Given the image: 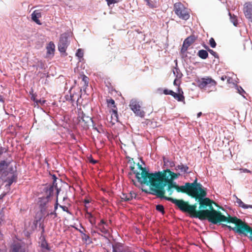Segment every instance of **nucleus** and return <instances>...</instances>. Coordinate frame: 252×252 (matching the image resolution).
I'll list each match as a JSON object with an SVG mask.
<instances>
[{"label": "nucleus", "instance_id": "nucleus-29", "mask_svg": "<svg viewBox=\"0 0 252 252\" xmlns=\"http://www.w3.org/2000/svg\"><path fill=\"white\" fill-rule=\"evenodd\" d=\"M12 251L13 252H25V250L18 244L13 246Z\"/></svg>", "mask_w": 252, "mask_h": 252}, {"label": "nucleus", "instance_id": "nucleus-12", "mask_svg": "<svg viewBox=\"0 0 252 252\" xmlns=\"http://www.w3.org/2000/svg\"><path fill=\"white\" fill-rule=\"evenodd\" d=\"M195 40L196 38L194 35H190L185 39L181 50V53L184 54L189 47L195 42Z\"/></svg>", "mask_w": 252, "mask_h": 252}, {"label": "nucleus", "instance_id": "nucleus-19", "mask_svg": "<svg viewBox=\"0 0 252 252\" xmlns=\"http://www.w3.org/2000/svg\"><path fill=\"white\" fill-rule=\"evenodd\" d=\"M178 93H176L173 92L172 96L178 101L184 102L185 103V96L183 95V92L178 88Z\"/></svg>", "mask_w": 252, "mask_h": 252}, {"label": "nucleus", "instance_id": "nucleus-61", "mask_svg": "<svg viewBox=\"0 0 252 252\" xmlns=\"http://www.w3.org/2000/svg\"><path fill=\"white\" fill-rule=\"evenodd\" d=\"M44 102H45V100H43V101H42V103H44Z\"/></svg>", "mask_w": 252, "mask_h": 252}, {"label": "nucleus", "instance_id": "nucleus-51", "mask_svg": "<svg viewBox=\"0 0 252 252\" xmlns=\"http://www.w3.org/2000/svg\"><path fill=\"white\" fill-rule=\"evenodd\" d=\"M0 102H3L4 100H3V97L0 94Z\"/></svg>", "mask_w": 252, "mask_h": 252}, {"label": "nucleus", "instance_id": "nucleus-5", "mask_svg": "<svg viewBox=\"0 0 252 252\" xmlns=\"http://www.w3.org/2000/svg\"><path fill=\"white\" fill-rule=\"evenodd\" d=\"M173 10L177 16L181 19L187 20L190 17V12L188 8L181 2H177L174 4Z\"/></svg>", "mask_w": 252, "mask_h": 252}, {"label": "nucleus", "instance_id": "nucleus-57", "mask_svg": "<svg viewBox=\"0 0 252 252\" xmlns=\"http://www.w3.org/2000/svg\"><path fill=\"white\" fill-rule=\"evenodd\" d=\"M91 162H93V163H95L96 162V161L94 160H92Z\"/></svg>", "mask_w": 252, "mask_h": 252}, {"label": "nucleus", "instance_id": "nucleus-9", "mask_svg": "<svg viewBox=\"0 0 252 252\" xmlns=\"http://www.w3.org/2000/svg\"><path fill=\"white\" fill-rule=\"evenodd\" d=\"M187 183L189 185V187L191 191L193 194V196H196L199 194L202 195L204 194V192L206 191V189L200 183H197V179H195L193 183Z\"/></svg>", "mask_w": 252, "mask_h": 252}, {"label": "nucleus", "instance_id": "nucleus-16", "mask_svg": "<svg viewBox=\"0 0 252 252\" xmlns=\"http://www.w3.org/2000/svg\"><path fill=\"white\" fill-rule=\"evenodd\" d=\"M85 207L86 208L85 209V218L89 220L90 223L94 227V226H95L96 224V213L94 212V213H92L91 212H89L88 211L87 207L86 206H85Z\"/></svg>", "mask_w": 252, "mask_h": 252}, {"label": "nucleus", "instance_id": "nucleus-13", "mask_svg": "<svg viewBox=\"0 0 252 252\" xmlns=\"http://www.w3.org/2000/svg\"><path fill=\"white\" fill-rule=\"evenodd\" d=\"M49 197H43L40 200V211L42 214H47L49 208H52V206L49 204Z\"/></svg>", "mask_w": 252, "mask_h": 252}, {"label": "nucleus", "instance_id": "nucleus-28", "mask_svg": "<svg viewBox=\"0 0 252 252\" xmlns=\"http://www.w3.org/2000/svg\"><path fill=\"white\" fill-rule=\"evenodd\" d=\"M81 78L82 80V83L83 87H86L88 85L89 83V78L85 75H81Z\"/></svg>", "mask_w": 252, "mask_h": 252}, {"label": "nucleus", "instance_id": "nucleus-20", "mask_svg": "<svg viewBox=\"0 0 252 252\" xmlns=\"http://www.w3.org/2000/svg\"><path fill=\"white\" fill-rule=\"evenodd\" d=\"M58 205H59L58 204V196H57L56 201V203H55V206H54V211L51 212V211H50L51 210L49 209V210H48L47 214H46L45 217H49V216H54V217H53L54 219L56 218L57 217V214L56 213V211L58 209Z\"/></svg>", "mask_w": 252, "mask_h": 252}, {"label": "nucleus", "instance_id": "nucleus-31", "mask_svg": "<svg viewBox=\"0 0 252 252\" xmlns=\"http://www.w3.org/2000/svg\"><path fill=\"white\" fill-rule=\"evenodd\" d=\"M204 47L207 50V51L212 55H213L215 58H219V55L216 52H215L214 51H213V50L212 49H210L207 46H204Z\"/></svg>", "mask_w": 252, "mask_h": 252}, {"label": "nucleus", "instance_id": "nucleus-36", "mask_svg": "<svg viewBox=\"0 0 252 252\" xmlns=\"http://www.w3.org/2000/svg\"><path fill=\"white\" fill-rule=\"evenodd\" d=\"M236 89L238 91V93H239L242 96H244V94L245 93V92L243 90V89L241 87L238 86L237 85L236 86Z\"/></svg>", "mask_w": 252, "mask_h": 252}, {"label": "nucleus", "instance_id": "nucleus-43", "mask_svg": "<svg viewBox=\"0 0 252 252\" xmlns=\"http://www.w3.org/2000/svg\"><path fill=\"white\" fill-rule=\"evenodd\" d=\"M226 81H227V83L228 84H231V83H233V79H232V77L228 76L226 79Z\"/></svg>", "mask_w": 252, "mask_h": 252}, {"label": "nucleus", "instance_id": "nucleus-49", "mask_svg": "<svg viewBox=\"0 0 252 252\" xmlns=\"http://www.w3.org/2000/svg\"><path fill=\"white\" fill-rule=\"evenodd\" d=\"M3 215L0 213V223L3 220Z\"/></svg>", "mask_w": 252, "mask_h": 252}, {"label": "nucleus", "instance_id": "nucleus-45", "mask_svg": "<svg viewBox=\"0 0 252 252\" xmlns=\"http://www.w3.org/2000/svg\"><path fill=\"white\" fill-rule=\"evenodd\" d=\"M2 166H7L6 162L4 160L0 162V167Z\"/></svg>", "mask_w": 252, "mask_h": 252}, {"label": "nucleus", "instance_id": "nucleus-54", "mask_svg": "<svg viewBox=\"0 0 252 252\" xmlns=\"http://www.w3.org/2000/svg\"><path fill=\"white\" fill-rule=\"evenodd\" d=\"M91 232H92V233L93 234V233H96V231L95 230H93V229H92Z\"/></svg>", "mask_w": 252, "mask_h": 252}, {"label": "nucleus", "instance_id": "nucleus-50", "mask_svg": "<svg viewBox=\"0 0 252 252\" xmlns=\"http://www.w3.org/2000/svg\"><path fill=\"white\" fill-rule=\"evenodd\" d=\"M244 171V172H247V173H251V172H252L250 170H249V169H245Z\"/></svg>", "mask_w": 252, "mask_h": 252}, {"label": "nucleus", "instance_id": "nucleus-39", "mask_svg": "<svg viewBox=\"0 0 252 252\" xmlns=\"http://www.w3.org/2000/svg\"><path fill=\"white\" fill-rule=\"evenodd\" d=\"M82 239L83 241L87 242L88 240H89L90 237L88 235L85 233H83V235H82Z\"/></svg>", "mask_w": 252, "mask_h": 252}, {"label": "nucleus", "instance_id": "nucleus-33", "mask_svg": "<svg viewBox=\"0 0 252 252\" xmlns=\"http://www.w3.org/2000/svg\"><path fill=\"white\" fill-rule=\"evenodd\" d=\"M156 210L161 212L162 214L165 213L164 208L162 205L158 204L156 206Z\"/></svg>", "mask_w": 252, "mask_h": 252}, {"label": "nucleus", "instance_id": "nucleus-15", "mask_svg": "<svg viewBox=\"0 0 252 252\" xmlns=\"http://www.w3.org/2000/svg\"><path fill=\"white\" fill-rule=\"evenodd\" d=\"M243 12L246 18L252 22V4L251 2H246L244 4Z\"/></svg>", "mask_w": 252, "mask_h": 252}, {"label": "nucleus", "instance_id": "nucleus-25", "mask_svg": "<svg viewBox=\"0 0 252 252\" xmlns=\"http://www.w3.org/2000/svg\"><path fill=\"white\" fill-rule=\"evenodd\" d=\"M197 55L202 59H206L208 57V53L206 50H200L198 51Z\"/></svg>", "mask_w": 252, "mask_h": 252}, {"label": "nucleus", "instance_id": "nucleus-58", "mask_svg": "<svg viewBox=\"0 0 252 252\" xmlns=\"http://www.w3.org/2000/svg\"><path fill=\"white\" fill-rule=\"evenodd\" d=\"M46 245L47 246V244H46ZM46 249H48V248L47 247H45Z\"/></svg>", "mask_w": 252, "mask_h": 252}, {"label": "nucleus", "instance_id": "nucleus-44", "mask_svg": "<svg viewBox=\"0 0 252 252\" xmlns=\"http://www.w3.org/2000/svg\"><path fill=\"white\" fill-rule=\"evenodd\" d=\"M97 224H104L106 226H108V224L103 220H101Z\"/></svg>", "mask_w": 252, "mask_h": 252}, {"label": "nucleus", "instance_id": "nucleus-7", "mask_svg": "<svg viewBox=\"0 0 252 252\" xmlns=\"http://www.w3.org/2000/svg\"><path fill=\"white\" fill-rule=\"evenodd\" d=\"M195 82L197 87L200 89H206L207 87H216L217 85V82L209 76L198 78L195 79Z\"/></svg>", "mask_w": 252, "mask_h": 252}, {"label": "nucleus", "instance_id": "nucleus-21", "mask_svg": "<svg viewBox=\"0 0 252 252\" xmlns=\"http://www.w3.org/2000/svg\"><path fill=\"white\" fill-rule=\"evenodd\" d=\"M94 227L97 228L103 234H106L109 233L108 226H106L104 224H95Z\"/></svg>", "mask_w": 252, "mask_h": 252}, {"label": "nucleus", "instance_id": "nucleus-1", "mask_svg": "<svg viewBox=\"0 0 252 252\" xmlns=\"http://www.w3.org/2000/svg\"><path fill=\"white\" fill-rule=\"evenodd\" d=\"M204 192V194L202 195L199 194L193 197L199 203L198 210L196 209V204L190 205L189 202L183 199L170 200L173 201V203L180 210L188 213L191 218H198L200 220H208L209 222L215 224L221 223V221L224 219L225 216L220 211H217L214 208L213 204L216 206L217 204L210 198L206 197L207 194L206 191Z\"/></svg>", "mask_w": 252, "mask_h": 252}, {"label": "nucleus", "instance_id": "nucleus-2", "mask_svg": "<svg viewBox=\"0 0 252 252\" xmlns=\"http://www.w3.org/2000/svg\"><path fill=\"white\" fill-rule=\"evenodd\" d=\"M179 176H180V173H174L169 169H166L161 172H157L154 188H150L149 193L158 198L169 201L173 203V201L171 200V199H177L165 196V187L166 186V189L170 190L171 186L176 184L174 182V180L177 179Z\"/></svg>", "mask_w": 252, "mask_h": 252}, {"label": "nucleus", "instance_id": "nucleus-59", "mask_svg": "<svg viewBox=\"0 0 252 252\" xmlns=\"http://www.w3.org/2000/svg\"><path fill=\"white\" fill-rule=\"evenodd\" d=\"M44 244H42V247H44Z\"/></svg>", "mask_w": 252, "mask_h": 252}, {"label": "nucleus", "instance_id": "nucleus-55", "mask_svg": "<svg viewBox=\"0 0 252 252\" xmlns=\"http://www.w3.org/2000/svg\"><path fill=\"white\" fill-rule=\"evenodd\" d=\"M113 252H117V251L116 250L115 248H113Z\"/></svg>", "mask_w": 252, "mask_h": 252}, {"label": "nucleus", "instance_id": "nucleus-30", "mask_svg": "<svg viewBox=\"0 0 252 252\" xmlns=\"http://www.w3.org/2000/svg\"><path fill=\"white\" fill-rule=\"evenodd\" d=\"M112 114H111V118L112 120H113L114 122H118V115L117 112V109L112 110Z\"/></svg>", "mask_w": 252, "mask_h": 252}, {"label": "nucleus", "instance_id": "nucleus-34", "mask_svg": "<svg viewBox=\"0 0 252 252\" xmlns=\"http://www.w3.org/2000/svg\"><path fill=\"white\" fill-rule=\"evenodd\" d=\"M128 162L131 164V165L130 166V169L131 171H133L135 169L134 166H135V162L133 160V159L132 158H129V159Z\"/></svg>", "mask_w": 252, "mask_h": 252}, {"label": "nucleus", "instance_id": "nucleus-46", "mask_svg": "<svg viewBox=\"0 0 252 252\" xmlns=\"http://www.w3.org/2000/svg\"><path fill=\"white\" fill-rule=\"evenodd\" d=\"M228 76L227 75H222L220 77V79L222 80V81H224L225 80H226Z\"/></svg>", "mask_w": 252, "mask_h": 252}, {"label": "nucleus", "instance_id": "nucleus-26", "mask_svg": "<svg viewBox=\"0 0 252 252\" xmlns=\"http://www.w3.org/2000/svg\"><path fill=\"white\" fill-rule=\"evenodd\" d=\"M16 176L14 175H12L11 177H8L5 181L7 183V185L10 186L13 182H16Z\"/></svg>", "mask_w": 252, "mask_h": 252}, {"label": "nucleus", "instance_id": "nucleus-24", "mask_svg": "<svg viewBox=\"0 0 252 252\" xmlns=\"http://www.w3.org/2000/svg\"><path fill=\"white\" fill-rule=\"evenodd\" d=\"M236 202L239 204V206L244 209L252 208V205L245 204L240 199L236 197Z\"/></svg>", "mask_w": 252, "mask_h": 252}, {"label": "nucleus", "instance_id": "nucleus-18", "mask_svg": "<svg viewBox=\"0 0 252 252\" xmlns=\"http://www.w3.org/2000/svg\"><path fill=\"white\" fill-rule=\"evenodd\" d=\"M136 196V195L134 192L130 191L128 193H122V195L121 196V198L122 201H128L135 198Z\"/></svg>", "mask_w": 252, "mask_h": 252}, {"label": "nucleus", "instance_id": "nucleus-53", "mask_svg": "<svg viewBox=\"0 0 252 252\" xmlns=\"http://www.w3.org/2000/svg\"><path fill=\"white\" fill-rule=\"evenodd\" d=\"M84 202L86 204L89 203L90 202L89 200L88 199H85Z\"/></svg>", "mask_w": 252, "mask_h": 252}, {"label": "nucleus", "instance_id": "nucleus-23", "mask_svg": "<svg viewBox=\"0 0 252 252\" xmlns=\"http://www.w3.org/2000/svg\"><path fill=\"white\" fill-rule=\"evenodd\" d=\"M106 101L108 106L111 109V111L117 109L114 99L112 98L107 99Z\"/></svg>", "mask_w": 252, "mask_h": 252}, {"label": "nucleus", "instance_id": "nucleus-14", "mask_svg": "<svg viewBox=\"0 0 252 252\" xmlns=\"http://www.w3.org/2000/svg\"><path fill=\"white\" fill-rule=\"evenodd\" d=\"M53 182L52 185H49L46 189V193L47 194V197H50L53 195V192L55 189L57 191V195L59 193V190L57 186L56 180L57 178L55 175L53 176Z\"/></svg>", "mask_w": 252, "mask_h": 252}, {"label": "nucleus", "instance_id": "nucleus-40", "mask_svg": "<svg viewBox=\"0 0 252 252\" xmlns=\"http://www.w3.org/2000/svg\"><path fill=\"white\" fill-rule=\"evenodd\" d=\"M173 93V91L172 90H169L168 89H164L163 90V94L166 95L170 94L171 95Z\"/></svg>", "mask_w": 252, "mask_h": 252}, {"label": "nucleus", "instance_id": "nucleus-48", "mask_svg": "<svg viewBox=\"0 0 252 252\" xmlns=\"http://www.w3.org/2000/svg\"><path fill=\"white\" fill-rule=\"evenodd\" d=\"M178 81V80L177 79H175L174 81V85L175 86H179V84H177V82Z\"/></svg>", "mask_w": 252, "mask_h": 252}, {"label": "nucleus", "instance_id": "nucleus-22", "mask_svg": "<svg viewBox=\"0 0 252 252\" xmlns=\"http://www.w3.org/2000/svg\"><path fill=\"white\" fill-rule=\"evenodd\" d=\"M55 48V46L54 43L52 41L50 42L46 47L47 53L48 54H54Z\"/></svg>", "mask_w": 252, "mask_h": 252}, {"label": "nucleus", "instance_id": "nucleus-3", "mask_svg": "<svg viewBox=\"0 0 252 252\" xmlns=\"http://www.w3.org/2000/svg\"><path fill=\"white\" fill-rule=\"evenodd\" d=\"M223 222L234 224L235 226L234 227L227 225H224L227 227L230 230L233 231L235 233L245 237H248L249 233V238L250 239L252 237V228L247 222L237 217H232L228 215L227 217L225 216L224 219L221 221V222Z\"/></svg>", "mask_w": 252, "mask_h": 252}, {"label": "nucleus", "instance_id": "nucleus-38", "mask_svg": "<svg viewBox=\"0 0 252 252\" xmlns=\"http://www.w3.org/2000/svg\"><path fill=\"white\" fill-rule=\"evenodd\" d=\"M76 55L79 58H81L83 56V52L82 51V50L81 49H79L77 50V51L76 53Z\"/></svg>", "mask_w": 252, "mask_h": 252}, {"label": "nucleus", "instance_id": "nucleus-52", "mask_svg": "<svg viewBox=\"0 0 252 252\" xmlns=\"http://www.w3.org/2000/svg\"><path fill=\"white\" fill-rule=\"evenodd\" d=\"M201 115H202V112H199L197 115V118L200 117Z\"/></svg>", "mask_w": 252, "mask_h": 252}, {"label": "nucleus", "instance_id": "nucleus-11", "mask_svg": "<svg viewBox=\"0 0 252 252\" xmlns=\"http://www.w3.org/2000/svg\"><path fill=\"white\" fill-rule=\"evenodd\" d=\"M68 44L67 36L65 34H62L60 36L58 46L59 51L63 54L64 56H67L66 50L68 47Z\"/></svg>", "mask_w": 252, "mask_h": 252}, {"label": "nucleus", "instance_id": "nucleus-4", "mask_svg": "<svg viewBox=\"0 0 252 252\" xmlns=\"http://www.w3.org/2000/svg\"><path fill=\"white\" fill-rule=\"evenodd\" d=\"M139 168L141 170V173L137 172L134 169L133 173L135 174L138 181L141 184H145L150 186L151 188H154L155 183L157 172L155 173H149L144 167H143L139 163L137 164Z\"/></svg>", "mask_w": 252, "mask_h": 252}, {"label": "nucleus", "instance_id": "nucleus-35", "mask_svg": "<svg viewBox=\"0 0 252 252\" xmlns=\"http://www.w3.org/2000/svg\"><path fill=\"white\" fill-rule=\"evenodd\" d=\"M229 15L230 16L231 21L233 23V25L235 26H237V24H238V22H237V19L236 17L235 16L232 17L230 13H229Z\"/></svg>", "mask_w": 252, "mask_h": 252}, {"label": "nucleus", "instance_id": "nucleus-6", "mask_svg": "<svg viewBox=\"0 0 252 252\" xmlns=\"http://www.w3.org/2000/svg\"><path fill=\"white\" fill-rule=\"evenodd\" d=\"M129 106L136 116L141 118L144 117L145 112L142 107V103L137 99H132L130 101Z\"/></svg>", "mask_w": 252, "mask_h": 252}, {"label": "nucleus", "instance_id": "nucleus-27", "mask_svg": "<svg viewBox=\"0 0 252 252\" xmlns=\"http://www.w3.org/2000/svg\"><path fill=\"white\" fill-rule=\"evenodd\" d=\"M176 170H180L181 171L186 173L188 172L189 167L187 165H184L182 164L178 165L176 167Z\"/></svg>", "mask_w": 252, "mask_h": 252}, {"label": "nucleus", "instance_id": "nucleus-37", "mask_svg": "<svg viewBox=\"0 0 252 252\" xmlns=\"http://www.w3.org/2000/svg\"><path fill=\"white\" fill-rule=\"evenodd\" d=\"M209 44L212 48H215L216 46V43L213 37H211L209 40Z\"/></svg>", "mask_w": 252, "mask_h": 252}, {"label": "nucleus", "instance_id": "nucleus-47", "mask_svg": "<svg viewBox=\"0 0 252 252\" xmlns=\"http://www.w3.org/2000/svg\"><path fill=\"white\" fill-rule=\"evenodd\" d=\"M33 100L36 102L37 104H38V103H41V101L40 100H38L36 99H35L34 97L33 98Z\"/></svg>", "mask_w": 252, "mask_h": 252}, {"label": "nucleus", "instance_id": "nucleus-32", "mask_svg": "<svg viewBox=\"0 0 252 252\" xmlns=\"http://www.w3.org/2000/svg\"><path fill=\"white\" fill-rule=\"evenodd\" d=\"M146 2V4L150 8H154L157 7L156 3L154 2L151 0H145Z\"/></svg>", "mask_w": 252, "mask_h": 252}, {"label": "nucleus", "instance_id": "nucleus-41", "mask_svg": "<svg viewBox=\"0 0 252 252\" xmlns=\"http://www.w3.org/2000/svg\"><path fill=\"white\" fill-rule=\"evenodd\" d=\"M60 207L61 208L63 211L67 212L69 214H71L70 212L68 210L67 207L65 206L60 205Z\"/></svg>", "mask_w": 252, "mask_h": 252}, {"label": "nucleus", "instance_id": "nucleus-60", "mask_svg": "<svg viewBox=\"0 0 252 252\" xmlns=\"http://www.w3.org/2000/svg\"><path fill=\"white\" fill-rule=\"evenodd\" d=\"M250 239L252 241V237Z\"/></svg>", "mask_w": 252, "mask_h": 252}, {"label": "nucleus", "instance_id": "nucleus-42", "mask_svg": "<svg viewBox=\"0 0 252 252\" xmlns=\"http://www.w3.org/2000/svg\"><path fill=\"white\" fill-rule=\"evenodd\" d=\"M107 1V4L109 6L110 5L117 3L118 1L115 0H105Z\"/></svg>", "mask_w": 252, "mask_h": 252}, {"label": "nucleus", "instance_id": "nucleus-10", "mask_svg": "<svg viewBox=\"0 0 252 252\" xmlns=\"http://www.w3.org/2000/svg\"><path fill=\"white\" fill-rule=\"evenodd\" d=\"M78 119L79 123L84 128H88L89 126L93 123L91 117L86 116L83 111L79 114Z\"/></svg>", "mask_w": 252, "mask_h": 252}, {"label": "nucleus", "instance_id": "nucleus-8", "mask_svg": "<svg viewBox=\"0 0 252 252\" xmlns=\"http://www.w3.org/2000/svg\"><path fill=\"white\" fill-rule=\"evenodd\" d=\"M173 189H175L178 192L186 193L192 198L194 197L193 194L191 191L189 187V185L188 184V183H186L185 185L181 186H179L177 184H175L171 186L170 190L168 189H166L165 190H167L169 196L172 194L173 192Z\"/></svg>", "mask_w": 252, "mask_h": 252}, {"label": "nucleus", "instance_id": "nucleus-56", "mask_svg": "<svg viewBox=\"0 0 252 252\" xmlns=\"http://www.w3.org/2000/svg\"><path fill=\"white\" fill-rule=\"evenodd\" d=\"M79 232L83 235V233H84L82 230H79Z\"/></svg>", "mask_w": 252, "mask_h": 252}, {"label": "nucleus", "instance_id": "nucleus-17", "mask_svg": "<svg viewBox=\"0 0 252 252\" xmlns=\"http://www.w3.org/2000/svg\"><path fill=\"white\" fill-rule=\"evenodd\" d=\"M40 17H41V14L39 10H34L31 15L32 20L38 25H42V23L39 20V18Z\"/></svg>", "mask_w": 252, "mask_h": 252}]
</instances>
